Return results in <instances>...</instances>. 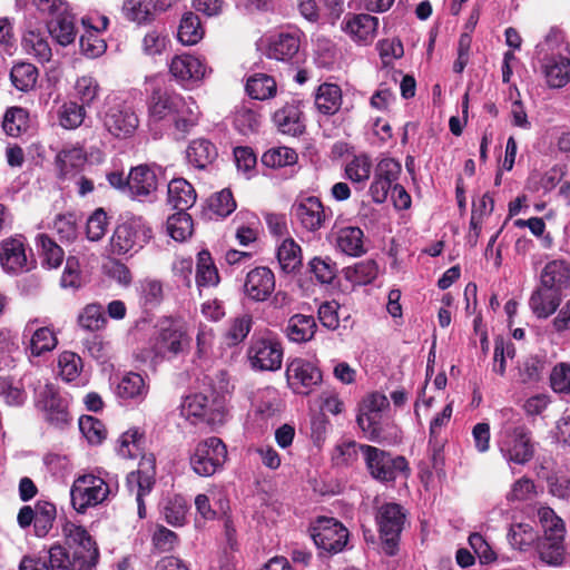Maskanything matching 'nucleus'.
<instances>
[{
	"label": "nucleus",
	"instance_id": "obj_3",
	"mask_svg": "<svg viewBox=\"0 0 570 570\" xmlns=\"http://www.w3.org/2000/svg\"><path fill=\"white\" fill-rule=\"evenodd\" d=\"M98 118L105 130L118 139L132 137L140 122L134 105L118 97L106 100Z\"/></svg>",
	"mask_w": 570,
	"mask_h": 570
},
{
	"label": "nucleus",
	"instance_id": "obj_62",
	"mask_svg": "<svg viewBox=\"0 0 570 570\" xmlns=\"http://www.w3.org/2000/svg\"><path fill=\"white\" fill-rule=\"evenodd\" d=\"M37 244L41 248L43 264L49 268H57L63 259V250L50 237L41 234L37 238Z\"/></svg>",
	"mask_w": 570,
	"mask_h": 570
},
{
	"label": "nucleus",
	"instance_id": "obj_11",
	"mask_svg": "<svg viewBox=\"0 0 570 570\" xmlns=\"http://www.w3.org/2000/svg\"><path fill=\"white\" fill-rule=\"evenodd\" d=\"M375 519L382 540V549L386 554L394 556L405 522L403 508L397 503H385L377 509Z\"/></svg>",
	"mask_w": 570,
	"mask_h": 570
},
{
	"label": "nucleus",
	"instance_id": "obj_22",
	"mask_svg": "<svg viewBox=\"0 0 570 570\" xmlns=\"http://www.w3.org/2000/svg\"><path fill=\"white\" fill-rule=\"evenodd\" d=\"M275 275L268 267L250 269L244 281V295L253 302H265L275 291Z\"/></svg>",
	"mask_w": 570,
	"mask_h": 570
},
{
	"label": "nucleus",
	"instance_id": "obj_15",
	"mask_svg": "<svg viewBox=\"0 0 570 570\" xmlns=\"http://www.w3.org/2000/svg\"><path fill=\"white\" fill-rule=\"evenodd\" d=\"M285 375L288 386L296 394L307 395L322 382L320 368L299 357L287 363Z\"/></svg>",
	"mask_w": 570,
	"mask_h": 570
},
{
	"label": "nucleus",
	"instance_id": "obj_26",
	"mask_svg": "<svg viewBox=\"0 0 570 570\" xmlns=\"http://www.w3.org/2000/svg\"><path fill=\"white\" fill-rule=\"evenodd\" d=\"M181 96L175 91L155 89L148 104L149 117L153 121L166 118L173 120L177 106L181 105Z\"/></svg>",
	"mask_w": 570,
	"mask_h": 570
},
{
	"label": "nucleus",
	"instance_id": "obj_19",
	"mask_svg": "<svg viewBox=\"0 0 570 570\" xmlns=\"http://www.w3.org/2000/svg\"><path fill=\"white\" fill-rule=\"evenodd\" d=\"M293 215L303 228L315 232L322 228L326 220L331 219L332 212L325 208L317 197L309 196L301 198L293 205Z\"/></svg>",
	"mask_w": 570,
	"mask_h": 570
},
{
	"label": "nucleus",
	"instance_id": "obj_16",
	"mask_svg": "<svg viewBox=\"0 0 570 570\" xmlns=\"http://www.w3.org/2000/svg\"><path fill=\"white\" fill-rule=\"evenodd\" d=\"M0 265L8 274H20L35 266L28 261L26 245L22 236L9 237L0 243Z\"/></svg>",
	"mask_w": 570,
	"mask_h": 570
},
{
	"label": "nucleus",
	"instance_id": "obj_13",
	"mask_svg": "<svg viewBox=\"0 0 570 570\" xmlns=\"http://www.w3.org/2000/svg\"><path fill=\"white\" fill-rule=\"evenodd\" d=\"M362 455L371 475L380 481H392L407 470L404 456H392L387 452L374 448L363 446Z\"/></svg>",
	"mask_w": 570,
	"mask_h": 570
},
{
	"label": "nucleus",
	"instance_id": "obj_4",
	"mask_svg": "<svg viewBox=\"0 0 570 570\" xmlns=\"http://www.w3.org/2000/svg\"><path fill=\"white\" fill-rule=\"evenodd\" d=\"M538 518L544 531V537L538 543L539 557L547 564H561L566 554L563 547L566 534L564 523L554 511L548 507H542L538 510Z\"/></svg>",
	"mask_w": 570,
	"mask_h": 570
},
{
	"label": "nucleus",
	"instance_id": "obj_63",
	"mask_svg": "<svg viewBox=\"0 0 570 570\" xmlns=\"http://www.w3.org/2000/svg\"><path fill=\"white\" fill-rule=\"evenodd\" d=\"M79 429L88 442L92 444H98L106 438L105 425L94 416H81L79 419Z\"/></svg>",
	"mask_w": 570,
	"mask_h": 570
},
{
	"label": "nucleus",
	"instance_id": "obj_5",
	"mask_svg": "<svg viewBox=\"0 0 570 570\" xmlns=\"http://www.w3.org/2000/svg\"><path fill=\"white\" fill-rule=\"evenodd\" d=\"M35 8L51 17L47 22L48 31L53 40L62 47L72 43L77 36L75 16L63 0H32Z\"/></svg>",
	"mask_w": 570,
	"mask_h": 570
},
{
	"label": "nucleus",
	"instance_id": "obj_40",
	"mask_svg": "<svg viewBox=\"0 0 570 570\" xmlns=\"http://www.w3.org/2000/svg\"><path fill=\"white\" fill-rule=\"evenodd\" d=\"M116 393L122 400L142 401L148 393V385L140 374L129 372L117 384Z\"/></svg>",
	"mask_w": 570,
	"mask_h": 570
},
{
	"label": "nucleus",
	"instance_id": "obj_57",
	"mask_svg": "<svg viewBox=\"0 0 570 570\" xmlns=\"http://www.w3.org/2000/svg\"><path fill=\"white\" fill-rule=\"evenodd\" d=\"M28 112L23 108L12 107L4 114L2 128L7 135L18 137L28 128Z\"/></svg>",
	"mask_w": 570,
	"mask_h": 570
},
{
	"label": "nucleus",
	"instance_id": "obj_35",
	"mask_svg": "<svg viewBox=\"0 0 570 570\" xmlns=\"http://www.w3.org/2000/svg\"><path fill=\"white\" fill-rule=\"evenodd\" d=\"M541 284L562 294L570 284V268L564 261H553L546 265L541 274Z\"/></svg>",
	"mask_w": 570,
	"mask_h": 570
},
{
	"label": "nucleus",
	"instance_id": "obj_24",
	"mask_svg": "<svg viewBox=\"0 0 570 570\" xmlns=\"http://www.w3.org/2000/svg\"><path fill=\"white\" fill-rule=\"evenodd\" d=\"M389 406L387 397L382 393L370 394L362 403L360 413L357 415V424L364 431L367 432L371 438L377 435L379 422L381 419V412Z\"/></svg>",
	"mask_w": 570,
	"mask_h": 570
},
{
	"label": "nucleus",
	"instance_id": "obj_53",
	"mask_svg": "<svg viewBox=\"0 0 570 570\" xmlns=\"http://www.w3.org/2000/svg\"><path fill=\"white\" fill-rule=\"evenodd\" d=\"M365 444H358L355 441H345L338 443L333 451L332 461L336 466H352L354 465L360 454H362V448Z\"/></svg>",
	"mask_w": 570,
	"mask_h": 570
},
{
	"label": "nucleus",
	"instance_id": "obj_55",
	"mask_svg": "<svg viewBox=\"0 0 570 570\" xmlns=\"http://www.w3.org/2000/svg\"><path fill=\"white\" fill-rule=\"evenodd\" d=\"M38 70L31 63H18L10 72V79L12 85L21 91H28L32 89L37 82Z\"/></svg>",
	"mask_w": 570,
	"mask_h": 570
},
{
	"label": "nucleus",
	"instance_id": "obj_44",
	"mask_svg": "<svg viewBox=\"0 0 570 570\" xmlns=\"http://www.w3.org/2000/svg\"><path fill=\"white\" fill-rule=\"evenodd\" d=\"M181 105L177 106L173 118L177 130L187 132L193 128L199 118V109L196 101L191 97L181 96Z\"/></svg>",
	"mask_w": 570,
	"mask_h": 570
},
{
	"label": "nucleus",
	"instance_id": "obj_41",
	"mask_svg": "<svg viewBox=\"0 0 570 570\" xmlns=\"http://www.w3.org/2000/svg\"><path fill=\"white\" fill-rule=\"evenodd\" d=\"M372 173L371 158L365 154L355 155L344 167L345 177L360 189L364 188Z\"/></svg>",
	"mask_w": 570,
	"mask_h": 570
},
{
	"label": "nucleus",
	"instance_id": "obj_56",
	"mask_svg": "<svg viewBox=\"0 0 570 570\" xmlns=\"http://www.w3.org/2000/svg\"><path fill=\"white\" fill-rule=\"evenodd\" d=\"M83 367L81 357L70 351H63L58 356V374L66 382L75 381Z\"/></svg>",
	"mask_w": 570,
	"mask_h": 570
},
{
	"label": "nucleus",
	"instance_id": "obj_38",
	"mask_svg": "<svg viewBox=\"0 0 570 570\" xmlns=\"http://www.w3.org/2000/svg\"><path fill=\"white\" fill-rule=\"evenodd\" d=\"M337 248L348 256H361L365 253L364 233L360 227L347 226L336 234Z\"/></svg>",
	"mask_w": 570,
	"mask_h": 570
},
{
	"label": "nucleus",
	"instance_id": "obj_29",
	"mask_svg": "<svg viewBox=\"0 0 570 570\" xmlns=\"http://www.w3.org/2000/svg\"><path fill=\"white\" fill-rule=\"evenodd\" d=\"M62 533L68 544L73 547V552H79L80 556L92 554L94 563H97L99 558L98 548L83 527L67 521L62 527Z\"/></svg>",
	"mask_w": 570,
	"mask_h": 570
},
{
	"label": "nucleus",
	"instance_id": "obj_1",
	"mask_svg": "<svg viewBox=\"0 0 570 570\" xmlns=\"http://www.w3.org/2000/svg\"><path fill=\"white\" fill-rule=\"evenodd\" d=\"M504 422L499 433L498 445L508 462L525 464L533 456L529 431L519 414L512 409L501 411Z\"/></svg>",
	"mask_w": 570,
	"mask_h": 570
},
{
	"label": "nucleus",
	"instance_id": "obj_7",
	"mask_svg": "<svg viewBox=\"0 0 570 570\" xmlns=\"http://www.w3.org/2000/svg\"><path fill=\"white\" fill-rule=\"evenodd\" d=\"M247 357L253 368L275 372L282 367L284 348L278 336L264 331L252 336Z\"/></svg>",
	"mask_w": 570,
	"mask_h": 570
},
{
	"label": "nucleus",
	"instance_id": "obj_30",
	"mask_svg": "<svg viewBox=\"0 0 570 570\" xmlns=\"http://www.w3.org/2000/svg\"><path fill=\"white\" fill-rule=\"evenodd\" d=\"M197 194L194 186L185 178H174L167 188V203L177 212H187L194 206Z\"/></svg>",
	"mask_w": 570,
	"mask_h": 570
},
{
	"label": "nucleus",
	"instance_id": "obj_45",
	"mask_svg": "<svg viewBox=\"0 0 570 570\" xmlns=\"http://www.w3.org/2000/svg\"><path fill=\"white\" fill-rule=\"evenodd\" d=\"M178 40L185 46H193L204 37V29L199 17L194 12H186L180 20Z\"/></svg>",
	"mask_w": 570,
	"mask_h": 570
},
{
	"label": "nucleus",
	"instance_id": "obj_18",
	"mask_svg": "<svg viewBox=\"0 0 570 570\" xmlns=\"http://www.w3.org/2000/svg\"><path fill=\"white\" fill-rule=\"evenodd\" d=\"M39 318L29 320L22 332L23 343L28 342L26 348L33 357L53 351L58 344L53 330L49 326H39Z\"/></svg>",
	"mask_w": 570,
	"mask_h": 570
},
{
	"label": "nucleus",
	"instance_id": "obj_42",
	"mask_svg": "<svg viewBox=\"0 0 570 570\" xmlns=\"http://www.w3.org/2000/svg\"><path fill=\"white\" fill-rule=\"evenodd\" d=\"M277 261L284 273H295L302 266V249L293 238H285L277 247Z\"/></svg>",
	"mask_w": 570,
	"mask_h": 570
},
{
	"label": "nucleus",
	"instance_id": "obj_34",
	"mask_svg": "<svg viewBox=\"0 0 570 570\" xmlns=\"http://www.w3.org/2000/svg\"><path fill=\"white\" fill-rule=\"evenodd\" d=\"M316 321L311 315L295 314L287 321L285 334L291 342L305 343L316 333Z\"/></svg>",
	"mask_w": 570,
	"mask_h": 570
},
{
	"label": "nucleus",
	"instance_id": "obj_14",
	"mask_svg": "<svg viewBox=\"0 0 570 570\" xmlns=\"http://www.w3.org/2000/svg\"><path fill=\"white\" fill-rule=\"evenodd\" d=\"M155 459L153 455L144 456L136 471L127 475L128 491L135 495L138 509V517H146V505L144 498L150 493L155 484Z\"/></svg>",
	"mask_w": 570,
	"mask_h": 570
},
{
	"label": "nucleus",
	"instance_id": "obj_52",
	"mask_svg": "<svg viewBox=\"0 0 570 570\" xmlns=\"http://www.w3.org/2000/svg\"><path fill=\"white\" fill-rule=\"evenodd\" d=\"M252 326L253 317L249 314H243L230 320L225 333L227 345L235 346L242 343L249 334Z\"/></svg>",
	"mask_w": 570,
	"mask_h": 570
},
{
	"label": "nucleus",
	"instance_id": "obj_17",
	"mask_svg": "<svg viewBox=\"0 0 570 570\" xmlns=\"http://www.w3.org/2000/svg\"><path fill=\"white\" fill-rule=\"evenodd\" d=\"M171 76L184 86H191L202 81L210 69L204 59L184 53L175 56L169 63Z\"/></svg>",
	"mask_w": 570,
	"mask_h": 570
},
{
	"label": "nucleus",
	"instance_id": "obj_6",
	"mask_svg": "<svg viewBox=\"0 0 570 570\" xmlns=\"http://www.w3.org/2000/svg\"><path fill=\"white\" fill-rule=\"evenodd\" d=\"M180 412L186 419L194 417L209 425L223 424L227 415L224 396L213 390L187 395L180 404Z\"/></svg>",
	"mask_w": 570,
	"mask_h": 570
},
{
	"label": "nucleus",
	"instance_id": "obj_21",
	"mask_svg": "<svg viewBox=\"0 0 570 570\" xmlns=\"http://www.w3.org/2000/svg\"><path fill=\"white\" fill-rule=\"evenodd\" d=\"M379 18L370 13H347L342 30L356 43L367 46L377 36Z\"/></svg>",
	"mask_w": 570,
	"mask_h": 570
},
{
	"label": "nucleus",
	"instance_id": "obj_33",
	"mask_svg": "<svg viewBox=\"0 0 570 570\" xmlns=\"http://www.w3.org/2000/svg\"><path fill=\"white\" fill-rule=\"evenodd\" d=\"M543 73L549 87H564L570 80V59L562 53L552 56L543 65Z\"/></svg>",
	"mask_w": 570,
	"mask_h": 570
},
{
	"label": "nucleus",
	"instance_id": "obj_2",
	"mask_svg": "<svg viewBox=\"0 0 570 570\" xmlns=\"http://www.w3.org/2000/svg\"><path fill=\"white\" fill-rule=\"evenodd\" d=\"M191 336L188 325L181 318L164 317L150 342L155 360H173L190 350Z\"/></svg>",
	"mask_w": 570,
	"mask_h": 570
},
{
	"label": "nucleus",
	"instance_id": "obj_64",
	"mask_svg": "<svg viewBox=\"0 0 570 570\" xmlns=\"http://www.w3.org/2000/svg\"><path fill=\"white\" fill-rule=\"evenodd\" d=\"M311 272L323 284H330L336 276V264L330 257H314L309 262Z\"/></svg>",
	"mask_w": 570,
	"mask_h": 570
},
{
	"label": "nucleus",
	"instance_id": "obj_50",
	"mask_svg": "<svg viewBox=\"0 0 570 570\" xmlns=\"http://www.w3.org/2000/svg\"><path fill=\"white\" fill-rule=\"evenodd\" d=\"M188 504L184 497L174 495L164 502L161 514L165 521L173 527H181L186 521Z\"/></svg>",
	"mask_w": 570,
	"mask_h": 570
},
{
	"label": "nucleus",
	"instance_id": "obj_31",
	"mask_svg": "<svg viewBox=\"0 0 570 570\" xmlns=\"http://www.w3.org/2000/svg\"><path fill=\"white\" fill-rule=\"evenodd\" d=\"M252 404L255 415L266 421L281 412L282 399L275 387L266 386L254 393Z\"/></svg>",
	"mask_w": 570,
	"mask_h": 570
},
{
	"label": "nucleus",
	"instance_id": "obj_23",
	"mask_svg": "<svg viewBox=\"0 0 570 570\" xmlns=\"http://www.w3.org/2000/svg\"><path fill=\"white\" fill-rule=\"evenodd\" d=\"M42 552L50 564V570H91L96 566L92 554L80 556L79 552L70 554L61 546H53Z\"/></svg>",
	"mask_w": 570,
	"mask_h": 570
},
{
	"label": "nucleus",
	"instance_id": "obj_43",
	"mask_svg": "<svg viewBox=\"0 0 570 570\" xmlns=\"http://www.w3.org/2000/svg\"><path fill=\"white\" fill-rule=\"evenodd\" d=\"M73 92L77 98V102L89 108L99 99L101 87L94 76L83 75L76 79Z\"/></svg>",
	"mask_w": 570,
	"mask_h": 570
},
{
	"label": "nucleus",
	"instance_id": "obj_25",
	"mask_svg": "<svg viewBox=\"0 0 570 570\" xmlns=\"http://www.w3.org/2000/svg\"><path fill=\"white\" fill-rule=\"evenodd\" d=\"M38 404L43 412L46 421L51 425L62 429L70 422L66 400L59 396L52 389L47 387L40 393Z\"/></svg>",
	"mask_w": 570,
	"mask_h": 570
},
{
	"label": "nucleus",
	"instance_id": "obj_60",
	"mask_svg": "<svg viewBox=\"0 0 570 570\" xmlns=\"http://www.w3.org/2000/svg\"><path fill=\"white\" fill-rule=\"evenodd\" d=\"M78 323L86 331L101 330L106 324L104 307L100 304H88L80 313Z\"/></svg>",
	"mask_w": 570,
	"mask_h": 570
},
{
	"label": "nucleus",
	"instance_id": "obj_48",
	"mask_svg": "<svg viewBox=\"0 0 570 570\" xmlns=\"http://www.w3.org/2000/svg\"><path fill=\"white\" fill-rule=\"evenodd\" d=\"M121 10L127 20L138 24L154 19L153 0H124Z\"/></svg>",
	"mask_w": 570,
	"mask_h": 570
},
{
	"label": "nucleus",
	"instance_id": "obj_10",
	"mask_svg": "<svg viewBox=\"0 0 570 570\" xmlns=\"http://www.w3.org/2000/svg\"><path fill=\"white\" fill-rule=\"evenodd\" d=\"M311 531V537L321 554L333 556L340 553L348 541V530L334 518H318L312 525Z\"/></svg>",
	"mask_w": 570,
	"mask_h": 570
},
{
	"label": "nucleus",
	"instance_id": "obj_36",
	"mask_svg": "<svg viewBox=\"0 0 570 570\" xmlns=\"http://www.w3.org/2000/svg\"><path fill=\"white\" fill-rule=\"evenodd\" d=\"M217 155L215 145L205 138L194 139L186 150L188 163L199 169L213 164Z\"/></svg>",
	"mask_w": 570,
	"mask_h": 570
},
{
	"label": "nucleus",
	"instance_id": "obj_20",
	"mask_svg": "<svg viewBox=\"0 0 570 570\" xmlns=\"http://www.w3.org/2000/svg\"><path fill=\"white\" fill-rule=\"evenodd\" d=\"M158 189L156 168L149 165H138L129 171L128 197L135 200H153Z\"/></svg>",
	"mask_w": 570,
	"mask_h": 570
},
{
	"label": "nucleus",
	"instance_id": "obj_59",
	"mask_svg": "<svg viewBox=\"0 0 570 570\" xmlns=\"http://www.w3.org/2000/svg\"><path fill=\"white\" fill-rule=\"evenodd\" d=\"M537 531L528 523H514L510 528V543L519 550H527L537 541Z\"/></svg>",
	"mask_w": 570,
	"mask_h": 570
},
{
	"label": "nucleus",
	"instance_id": "obj_58",
	"mask_svg": "<svg viewBox=\"0 0 570 570\" xmlns=\"http://www.w3.org/2000/svg\"><path fill=\"white\" fill-rule=\"evenodd\" d=\"M35 532L38 537H45L52 528L56 518L55 504L47 501H39L35 507Z\"/></svg>",
	"mask_w": 570,
	"mask_h": 570
},
{
	"label": "nucleus",
	"instance_id": "obj_61",
	"mask_svg": "<svg viewBox=\"0 0 570 570\" xmlns=\"http://www.w3.org/2000/svg\"><path fill=\"white\" fill-rule=\"evenodd\" d=\"M296 161V151L288 147L272 148L265 151L262 156V163L271 168L291 166Z\"/></svg>",
	"mask_w": 570,
	"mask_h": 570
},
{
	"label": "nucleus",
	"instance_id": "obj_49",
	"mask_svg": "<svg viewBox=\"0 0 570 570\" xmlns=\"http://www.w3.org/2000/svg\"><path fill=\"white\" fill-rule=\"evenodd\" d=\"M196 283L198 286H216L219 283L218 271L208 250H200L197 256Z\"/></svg>",
	"mask_w": 570,
	"mask_h": 570
},
{
	"label": "nucleus",
	"instance_id": "obj_47",
	"mask_svg": "<svg viewBox=\"0 0 570 570\" xmlns=\"http://www.w3.org/2000/svg\"><path fill=\"white\" fill-rule=\"evenodd\" d=\"M276 81L266 73H255L247 79V94L258 100H265L276 95Z\"/></svg>",
	"mask_w": 570,
	"mask_h": 570
},
{
	"label": "nucleus",
	"instance_id": "obj_32",
	"mask_svg": "<svg viewBox=\"0 0 570 570\" xmlns=\"http://www.w3.org/2000/svg\"><path fill=\"white\" fill-rule=\"evenodd\" d=\"M561 295L562 294L554 289H551V287L541 284V286L532 293L529 299V306L537 317L547 318L553 314L560 305Z\"/></svg>",
	"mask_w": 570,
	"mask_h": 570
},
{
	"label": "nucleus",
	"instance_id": "obj_46",
	"mask_svg": "<svg viewBox=\"0 0 570 570\" xmlns=\"http://www.w3.org/2000/svg\"><path fill=\"white\" fill-rule=\"evenodd\" d=\"M379 274V266L373 259H365L348 266L344 269V277L353 285H367L372 283Z\"/></svg>",
	"mask_w": 570,
	"mask_h": 570
},
{
	"label": "nucleus",
	"instance_id": "obj_28",
	"mask_svg": "<svg viewBox=\"0 0 570 570\" xmlns=\"http://www.w3.org/2000/svg\"><path fill=\"white\" fill-rule=\"evenodd\" d=\"M273 121L281 132L294 137L302 135L305 130L299 101L297 100H292L277 109L273 115Z\"/></svg>",
	"mask_w": 570,
	"mask_h": 570
},
{
	"label": "nucleus",
	"instance_id": "obj_12",
	"mask_svg": "<svg viewBox=\"0 0 570 570\" xmlns=\"http://www.w3.org/2000/svg\"><path fill=\"white\" fill-rule=\"evenodd\" d=\"M108 494V484L104 479L94 474L78 476L70 489L71 504L80 513H83L89 507L104 502Z\"/></svg>",
	"mask_w": 570,
	"mask_h": 570
},
{
	"label": "nucleus",
	"instance_id": "obj_9",
	"mask_svg": "<svg viewBox=\"0 0 570 570\" xmlns=\"http://www.w3.org/2000/svg\"><path fill=\"white\" fill-rule=\"evenodd\" d=\"M227 460L225 443L216 436L202 440L190 455V466L200 476H210L223 468Z\"/></svg>",
	"mask_w": 570,
	"mask_h": 570
},
{
	"label": "nucleus",
	"instance_id": "obj_8",
	"mask_svg": "<svg viewBox=\"0 0 570 570\" xmlns=\"http://www.w3.org/2000/svg\"><path fill=\"white\" fill-rule=\"evenodd\" d=\"M151 233L142 217H130L116 227L109 243L110 252L125 255L140 249L149 242Z\"/></svg>",
	"mask_w": 570,
	"mask_h": 570
},
{
	"label": "nucleus",
	"instance_id": "obj_54",
	"mask_svg": "<svg viewBox=\"0 0 570 570\" xmlns=\"http://www.w3.org/2000/svg\"><path fill=\"white\" fill-rule=\"evenodd\" d=\"M167 232L178 242L187 239L193 234V219L187 212H177L167 219Z\"/></svg>",
	"mask_w": 570,
	"mask_h": 570
},
{
	"label": "nucleus",
	"instance_id": "obj_27",
	"mask_svg": "<svg viewBox=\"0 0 570 570\" xmlns=\"http://www.w3.org/2000/svg\"><path fill=\"white\" fill-rule=\"evenodd\" d=\"M299 37L296 32H281L267 39L265 53L278 61H291L299 50Z\"/></svg>",
	"mask_w": 570,
	"mask_h": 570
},
{
	"label": "nucleus",
	"instance_id": "obj_37",
	"mask_svg": "<svg viewBox=\"0 0 570 570\" xmlns=\"http://www.w3.org/2000/svg\"><path fill=\"white\" fill-rule=\"evenodd\" d=\"M22 48L24 52L40 63L49 62L52 57V51L47 37L39 30H28L22 38Z\"/></svg>",
	"mask_w": 570,
	"mask_h": 570
},
{
	"label": "nucleus",
	"instance_id": "obj_39",
	"mask_svg": "<svg viewBox=\"0 0 570 570\" xmlns=\"http://www.w3.org/2000/svg\"><path fill=\"white\" fill-rule=\"evenodd\" d=\"M342 105V90L335 83H322L315 95L317 110L326 116L336 114Z\"/></svg>",
	"mask_w": 570,
	"mask_h": 570
},
{
	"label": "nucleus",
	"instance_id": "obj_51",
	"mask_svg": "<svg viewBox=\"0 0 570 570\" xmlns=\"http://www.w3.org/2000/svg\"><path fill=\"white\" fill-rule=\"evenodd\" d=\"M86 118V107L77 101L63 102L58 110L59 125L65 129H76Z\"/></svg>",
	"mask_w": 570,
	"mask_h": 570
}]
</instances>
